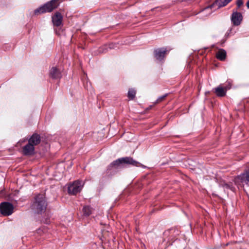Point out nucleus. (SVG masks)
I'll use <instances>...</instances> for the list:
<instances>
[{
	"mask_svg": "<svg viewBox=\"0 0 249 249\" xmlns=\"http://www.w3.org/2000/svg\"><path fill=\"white\" fill-rule=\"evenodd\" d=\"M236 179L240 181L243 184L249 186V169L238 175Z\"/></svg>",
	"mask_w": 249,
	"mask_h": 249,
	"instance_id": "obj_6",
	"label": "nucleus"
},
{
	"mask_svg": "<svg viewBox=\"0 0 249 249\" xmlns=\"http://www.w3.org/2000/svg\"><path fill=\"white\" fill-rule=\"evenodd\" d=\"M227 90V88L226 87L223 88L220 86L214 89V92L217 96L219 97L225 96Z\"/></svg>",
	"mask_w": 249,
	"mask_h": 249,
	"instance_id": "obj_12",
	"label": "nucleus"
},
{
	"mask_svg": "<svg viewBox=\"0 0 249 249\" xmlns=\"http://www.w3.org/2000/svg\"><path fill=\"white\" fill-rule=\"evenodd\" d=\"M92 208L89 206H85L83 209L84 214L86 216H89L92 213Z\"/></svg>",
	"mask_w": 249,
	"mask_h": 249,
	"instance_id": "obj_16",
	"label": "nucleus"
},
{
	"mask_svg": "<svg viewBox=\"0 0 249 249\" xmlns=\"http://www.w3.org/2000/svg\"><path fill=\"white\" fill-rule=\"evenodd\" d=\"M236 4L238 8L240 7L243 4V1L242 0H237Z\"/></svg>",
	"mask_w": 249,
	"mask_h": 249,
	"instance_id": "obj_19",
	"label": "nucleus"
},
{
	"mask_svg": "<svg viewBox=\"0 0 249 249\" xmlns=\"http://www.w3.org/2000/svg\"><path fill=\"white\" fill-rule=\"evenodd\" d=\"M166 51L164 49H158L155 51V56L157 59L161 60L165 56Z\"/></svg>",
	"mask_w": 249,
	"mask_h": 249,
	"instance_id": "obj_11",
	"label": "nucleus"
},
{
	"mask_svg": "<svg viewBox=\"0 0 249 249\" xmlns=\"http://www.w3.org/2000/svg\"><path fill=\"white\" fill-rule=\"evenodd\" d=\"M247 6L249 8V0L247 2Z\"/></svg>",
	"mask_w": 249,
	"mask_h": 249,
	"instance_id": "obj_22",
	"label": "nucleus"
},
{
	"mask_svg": "<svg viewBox=\"0 0 249 249\" xmlns=\"http://www.w3.org/2000/svg\"><path fill=\"white\" fill-rule=\"evenodd\" d=\"M243 16L242 14L238 12H233L231 16V20L235 26L240 25L242 21Z\"/></svg>",
	"mask_w": 249,
	"mask_h": 249,
	"instance_id": "obj_7",
	"label": "nucleus"
},
{
	"mask_svg": "<svg viewBox=\"0 0 249 249\" xmlns=\"http://www.w3.org/2000/svg\"><path fill=\"white\" fill-rule=\"evenodd\" d=\"M231 0H217L215 2V4L218 5V7H221L226 5Z\"/></svg>",
	"mask_w": 249,
	"mask_h": 249,
	"instance_id": "obj_15",
	"label": "nucleus"
},
{
	"mask_svg": "<svg viewBox=\"0 0 249 249\" xmlns=\"http://www.w3.org/2000/svg\"><path fill=\"white\" fill-rule=\"evenodd\" d=\"M40 142V137L36 134H34L29 139L28 142L32 144L33 146L38 144Z\"/></svg>",
	"mask_w": 249,
	"mask_h": 249,
	"instance_id": "obj_10",
	"label": "nucleus"
},
{
	"mask_svg": "<svg viewBox=\"0 0 249 249\" xmlns=\"http://www.w3.org/2000/svg\"><path fill=\"white\" fill-rule=\"evenodd\" d=\"M84 182L82 181L76 180L68 186V193L71 195H75L80 192L84 186Z\"/></svg>",
	"mask_w": 249,
	"mask_h": 249,
	"instance_id": "obj_4",
	"label": "nucleus"
},
{
	"mask_svg": "<svg viewBox=\"0 0 249 249\" xmlns=\"http://www.w3.org/2000/svg\"><path fill=\"white\" fill-rule=\"evenodd\" d=\"M58 0H52L35 11V14L50 12L58 6Z\"/></svg>",
	"mask_w": 249,
	"mask_h": 249,
	"instance_id": "obj_3",
	"label": "nucleus"
},
{
	"mask_svg": "<svg viewBox=\"0 0 249 249\" xmlns=\"http://www.w3.org/2000/svg\"><path fill=\"white\" fill-rule=\"evenodd\" d=\"M0 211L3 215L9 216L14 212V206L9 202H2L0 204Z\"/></svg>",
	"mask_w": 249,
	"mask_h": 249,
	"instance_id": "obj_5",
	"label": "nucleus"
},
{
	"mask_svg": "<svg viewBox=\"0 0 249 249\" xmlns=\"http://www.w3.org/2000/svg\"><path fill=\"white\" fill-rule=\"evenodd\" d=\"M47 206L44 194H38L35 198L32 209L37 213H41L45 211Z\"/></svg>",
	"mask_w": 249,
	"mask_h": 249,
	"instance_id": "obj_1",
	"label": "nucleus"
},
{
	"mask_svg": "<svg viewBox=\"0 0 249 249\" xmlns=\"http://www.w3.org/2000/svg\"><path fill=\"white\" fill-rule=\"evenodd\" d=\"M210 9V7H207L206 8H205L204 10H203V12H205V11H207L208 10H209Z\"/></svg>",
	"mask_w": 249,
	"mask_h": 249,
	"instance_id": "obj_20",
	"label": "nucleus"
},
{
	"mask_svg": "<svg viewBox=\"0 0 249 249\" xmlns=\"http://www.w3.org/2000/svg\"><path fill=\"white\" fill-rule=\"evenodd\" d=\"M216 57L221 61H223L226 57V52L223 49H219L216 53Z\"/></svg>",
	"mask_w": 249,
	"mask_h": 249,
	"instance_id": "obj_14",
	"label": "nucleus"
},
{
	"mask_svg": "<svg viewBox=\"0 0 249 249\" xmlns=\"http://www.w3.org/2000/svg\"><path fill=\"white\" fill-rule=\"evenodd\" d=\"M63 17L60 13L56 12L52 17V21L54 25L60 26L62 22Z\"/></svg>",
	"mask_w": 249,
	"mask_h": 249,
	"instance_id": "obj_9",
	"label": "nucleus"
},
{
	"mask_svg": "<svg viewBox=\"0 0 249 249\" xmlns=\"http://www.w3.org/2000/svg\"><path fill=\"white\" fill-rule=\"evenodd\" d=\"M50 74L53 78H59L61 77L60 71L56 67H53L51 69Z\"/></svg>",
	"mask_w": 249,
	"mask_h": 249,
	"instance_id": "obj_13",
	"label": "nucleus"
},
{
	"mask_svg": "<svg viewBox=\"0 0 249 249\" xmlns=\"http://www.w3.org/2000/svg\"><path fill=\"white\" fill-rule=\"evenodd\" d=\"M122 164H129L135 166H140L142 164L139 162L134 160L131 157H124L118 159L112 162L109 166L110 167L117 168Z\"/></svg>",
	"mask_w": 249,
	"mask_h": 249,
	"instance_id": "obj_2",
	"label": "nucleus"
},
{
	"mask_svg": "<svg viewBox=\"0 0 249 249\" xmlns=\"http://www.w3.org/2000/svg\"><path fill=\"white\" fill-rule=\"evenodd\" d=\"M113 46H114V45H113V44H110V45H109V48H110V49H111V48H114Z\"/></svg>",
	"mask_w": 249,
	"mask_h": 249,
	"instance_id": "obj_21",
	"label": "nucleus"
},
{
	"mask_svg": "<svg viewBox=\"0 0 249 249\" xmlns=\"http://www.w3.org/2000/svg\"><path fill=\"white\" fill-rule=\"evenodd\" d=\"M136 93V91L135 89H130L128 90L127 96L130 99H131V100L133 99L135 96Z\"/></svg>",
	"mask_w": 249,
	"mask_h": 249,
	"instance_id": "obj_17",
	"label": "nucleus"
},
{
	"mask_svg": "<svg viewBox=\"0 0 249 249\" xmlns=\"http://www.w3.org/2000/svg\"><path fill=\"white\" fill-rule=\"evenodd\" d=\"M167 95L165 94L163 96H160V97L156 101V102H155V104H157V103H159L160 102H161L162 101H163L164 98L166 97Z\"/></svg>",
	"mask_w": 249,
	"mask_h": 249,
	"instance_id": "obj_18",
	"label": "nucleus"
},
{
	"mask_svg": "<svg viewBox=\"0 0 249 249\" xmlns=\"http://www.w3.org/2000/svg\"><path fill=\"white\" fill-rule=\"evenodd\" d=\"M35 147L32 144L28 142L23 147L22 152L25 155H32L34 153Z\"/></svg>",
	"mask_w": 249,
	"mask_h": 249,
	"instance_id": "obj_8",
	"label": "nucleus"
}]
</instances>
